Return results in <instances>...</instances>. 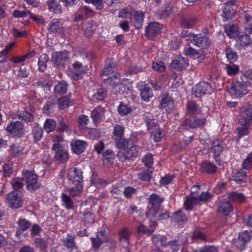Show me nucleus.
Masks as SVG:
<instances>
[{
  "label": "nucleus",
  "instance_id": "27",
  "mask_svg": "<svg viewBox=\"0 0 252 252\" xmlns=\"http://www.w3.org/2000/svg\"><path fill=\"white\" fill-rule=\"evenodd\" d=\"M150 129L151 138L156 142L160 141L163 137V130L159 127L158 124Z\"/></svg>",
  "mask_w": 252,
  "mask_h": 252
},
{
  "label": "nucleus",
  "instance_id": "40",
  "mask_svg": "<svg viewBox=\"0 0 252 252\" xmlns=\"http://www.w3.org/2000/svg\"><path fill=\"white\" fill-rule=\"evenodd\" d=\"M128 90H129V87L122 82H118L112 89V92L114 94L125 93Z\"/></svg>",
  "mask_w": 252,
  "mask_h": 252
},
{
  "label": "nucleus",
  "instance_id": "4",
  "mask_svg": "<svg viewBox=\"0 0 252 252\" xmlns=\"http://www.w3.org/2000/svg\"><path fill=\"white\" fill-rule=\"evenodd\" d=\"M190 41L195 46L202 48H206L211 45V41L207 35L202 33L194 34L189 32L187 35Z\"/></svg>",
  "mask_w": 252,
  "mask_h": 252
},
{
  "label": "nucleus",
  "instance_id": "21",
  "mask_svg": "<svg viewBox=\"0 0 252 252\" xmlns=\"http://www.w3.org/2000/svg\"><path fill=\"white\" fill-rule=\"evenodd\" d=\"M224 32L226 35L230 38H236L239 35V28L235 24L225 26Z\"/></svg>",
  "mask_w": 252,
  "mask_h": 252
},
{
  "label": "nucleus",
  "instance_id": "31",
  "mask_svg": "<svg viewBox=\"0 0 252 252\" xmlns=\"http://www.w3.org/2000/svg\"><path fill=\"white\" fill-rule=\"evenodd\" d=\"M46 3L50 11L56 14L62 12V6L57 0H48Z\"/></svg>",
  "mask_w": 252,
  "mask_h": 252
},
{
  "label": "nucleus",
  "instance_id": "9",
  "mask_svg": "<svg viewBox=\"0 0 252 252\" xmlns=\"http://www.w3.org/2000/svg\"><path fill=\"white\" fill-rule=\"evenodd\" d=\"M52 150L56 151L54 156L56 160L64 163L68 159V154L67 151L63 148L60 144L54 143L52 146Z\"/></svg>",
  "mask_w": 252,
  "mask_h": 252
},
{
  "label": "nucleus",
  "instance_id": "38",
  "mask_svg": "<svg viewBox=\"0 0 252 252\" xmlns=\"http://www.w3.org/2000/svg\"><path fill=\"white\" fill-rule=\"evenodd\" d=\"M198 105L195 101H189L187 104V113L190 116L198 114Z\"/></svg>",
  "mask_w": 252,
  "mask_h": 252
},
{
  "label": "nucleus",
  "instance_id": "8",
  "mask_svg": "<svg viewBox=\"0 0 252 252\" xmlns=\"http://www.w3.org/2000/svg\"><path fill=\"white\" fill-rule=\"evenodd\" d=\"M239 116L241 124H249L252 120V105L249 103L244 104L240 108Z\"/></svg>",
  "mask_w": 252,
  "mask_h": 252
},
{
  "label": "nucleus",
  "instance_id": "33",
  "mask_svg": "<svg viewBox=\"0 0 252 252\" xmlns=\"http://www.w3.org/2000/svg\"><path fill=\"white\" fill-rule=\"evenodd\" d=\"M72 104L73 101L67 96H62L57 101V105L60 110H64Z\"/></svg>",
  "mask_w": 252,
  "mask_h": 252
},
{
  "label": "nucleus",
  "instance_id": "14",
  "mask_svg": "<svg viewBox=\"0 0 252 252\" xmlns=\"http://www.w3.org/2000/svg\"><path fill=\"white\" fill-rule=\"evenodd\" d=\"M162 26L157 22H152L146 29L145 35L149 39H152L160 33Z\"/></svg>",
  "mask_w": 252,
  "mask_h": 252
},
{
  "label": "nucleus",
  "instance_id": "58",
  "mask_svg": "<svg viewBox=\"0 0 252 252\" xmlns=\"http://www.w3.org/2000/svg\"><path fill=\"white\" fill-rule=\"evenodd\" d=\"M252 167V154H249L243 162V168L249 170Z\"/></svg>",
  "mask_w": 252,
  "mask_h": 252
},
{
  "label": "nucleus",
  "instance_id": "48",
  "mask_svg": "<svg viewBox=\"0 0 252 252\" xmlns=\"http://www.w3.org/2000/svg\"><path fill=\"white\" fill-rule=\"evenodd\" d=\"M124 132V127L121 126L120 125H117L115 126L113 130V138L115 140L116 139H120L123 137Z\"/></svg>",
  "mask_w": 252,
  "mask_h": 252
},
{
  "label": "nucleus",
  "instance_id": "11",
  "mask_svg": "<svg viewBox=\"0 0 252 252\" xmlns=\"http://www.w3.org/2000/svg\"><path fill=\"white\" fill-rule=\"evenodd\" d=\"M73 70L69 74L71 78L78 80L82 78L86 71L88 70L87 66H83L79 62H76L73 64Z\"/></svg>",
  "mask_w": 252,
  "mask_h": 252
},
{
  "label": "nucleus",
  "instance_id": "42",
  "mask_svg": "<svg viewBox=\"0 0 252 252\" xmlns=\"http://www.w3.org/2000/svg\"><path fill=\"white\" fill-rule=\"evenodd\" d=\"M48 56L46 54H42L39 57L38 60V69L40 71H44L46 68L47 63L49 61Z\"/></svg>",
  "mask_w": 252,
  "mask_h": 252
},
{
  "label": "nucleus",
  "instance_id": "45",
  "mask_svg": "<svg viewBox=\"0 0 252 252\" xmlns=\"http://www.w3.org/2000/svg\"><path fill=\"white\" fill-rule=\"evenodd\" d=\"M196 22V19L195 18L185 17L182 19L181 24L186 28H191L194 26Z\"/></svg>",
  "mask_w": 252,
  "mask_h": 252
},
{
  "label": "nucleus",
  "instance_id": "18",
  "mask_svg": "<svg viewBox=\"0 0 252 252\" xmlns=\"http://www.w3.org/2000/svg\"><path fill=\"white\" fill-rule=\"evenodd\" d=\"M88 143L86 141L81 140H73L71 143V149L73 153L79 155L85 150Z\"/></svg>",
  "mask_w": 252,
  "mask_h": 252
},
{
  "label": "nucleus",
  "instance_id": "57",
  "mask_svg": "<svg viewBox=\"0 0 252 252\" xmlns=\"http://www.w3.org/2000/svg\"><path fill=\"white\" fill-rule=\"evenodd\" d=\"M118 79V77L116 75H113L112 77H109L106 79H104L103 83L107 86L113 87L116 85L117 82V80Z\"/></svg>",
  "mask_w": 252,
  "mask_h": 252
},
{
  "label": "nucleus",
  "instance_id": "56",
  "mask_svg": "<svg viewBox=\"0 0 252 252\" xmlns=\"http://www.w3.org/2000/svg\"><path fill=\"white\" fill-rule=\"evenodd\" d=\"M35 55V52L32 51L28 53L27 54L22 55L21 56H17V63H22L26 61L27 59H29L34 57Z\"/></svg>",
  "mask_w": 252,
  "mask_h": 252
},
{
  "label": "nucleus",
  "instance_id": "5",
  "mask_svg": "<svg viewBox=\"0 0 252 252\" xmlns=\"http://www.w3.org/2000/svg\"><path fill=\"white\" fill-rule=\"evenodd\" d=\"M229 92L234 98L242 97L248 93L247 84L240 81L232 83Z\"/></svg>",
  "mask_w": 252,
  "mask_h": 252
},
{
  "label": "nucleus",
  "instance_id": "49",
  "mask_svg": "<svg viewBox=\"0 0 252 252\" xmlns=\"http://www.w3.org/2000/svg\"><path fill=\"white\" fill-rule=\"evenodd\" d=\"M43 132L42 129L37 126L33 128L32 130V135L33 141L37 142L39 141L43 137Z\"/></svg>",
  "mask_w": 252,
  "mask_h": 252
},
{
  "label": "nucleus",
  "instance_id": "24",
  "mask_svg": "<svg viewBox=\"0 0 252 252\" xmlns=\"http://www.w3.org/2000/svg\"><path fill=\"white\" fill-rule=\"evenodd\" d=\"M116 64L112 59H108L105 61L104 67L102 71L101 75H108L114 72Z\"/></svg>",
  "mask_w": 252,
  "mask_h": 252
},
{
  "label": "nucleus",
  "instance_id": "25",
  "mask_svg": "<svg viewBox=\"0 0 252 252\" xmlns=\"http://www.w3.org/2000/svg\"><path fill=\"white\" fill-rule=\"evenodd\" d=\"M104 116V109L99 106L95 108L91 113V117L95 123L100 122Z\"/></svg>",
  "mask_w": 252,
  "mask_h": 252
},
{
  "label": "nucleus",
  "instance_id": "26",
  "mask_svg": "<svg viewBox=\"0 0 252 252\" xmlns=\"http://www.w3.org/2000/svg\"><path fill=\"white\" fill-rule=\"evenodd\" d=\"M63 29V24L58 19L52 20L49 24L48 30L49 33H56L60 32Z\"/></svg>",
  "mask_w": 252,
  "mask_h": 252
},
{
  "label": "nucleus",
  "instance_id": "3",
  "mask_svg": "<svg viewBox=\"0 0 252 252\" xmlns=\"http://www.w3.org/2000/svg\"><path fill=\"white\" fill-rule=\"evenodd\" d=\"M206 121L204 117L192 116L183 122L180 126L181 128L188 130L190 128H201L205 126Z\"/></svg>",
  "mask_w": 252,
  "mask_h": 252
},
{
  "label": "nucleus",
  "instance_id": "15",
  "mask_svg": "<svg viewBox=\"0 0 252 252\" xmlns=\"http://www.w3.org/2000/svg\"><path fill=\"white\" fill-rule=\"evenodd\" d=\"M236 0H230L225 3L222 13V17L224 21L231 19L235 16V12L231 6L234 5Z\"/></svg>",
  "mask_w": 252,
  "mask_h": 252
},
{
  "label": "nucleus",
  "instance_id": "6",
  "mask_svg": "<svg viewBox=\"0 0 252 252\" xmlns=\"http://www.w3.org/2000/svg\"><path fill=\"white\" fill-rule=\"evenodd\" d=\"M164 200V198L160 197L158 195L153 193L149 197V202L152 205V208L147 213V217H150L151 215L153 218L157 217L158 211L157 208H159L161 203Z\"/></svg>",
  "mask_w": 252,
  "mask_h": 252
},
{
  "label": "nucleus",
  "instance_id": "61",
  "mask_svg": "<svg viewBox=\"0 0 252 252\" xmlns=\"http://www.w3.org/2000/svg\"><path fill=\"white\" fill-rule=\"evenodd\" d=\"M91 182L92 184L99 188L103 184L104 181L98 178L97 175L93 174L91 177Z\"/></svg>",
  "mask_w": 252,
  "mask_h": 252
},
{
  "label": "nucleus",
  "instance_id": "35",
  "mask_svg": "<svg viewBox=\"0 0 252 252\" xmlns=\"http://www.w3.org/2000/svg\"><path fill=\"white\" fill-rule=\"evenodd\" d=\"M134 18L135 20L134 26L135 28L138 29L141 28L144 18V13L141 11L135 12L134 14Z\"/></svg>",
  "mask_w": 252,
  "mask_h": 252
},
{
  "label": "nucleus",
  "instance_id": "60",
  "mask_svg": "<svg viewBox=\"0 0 252 252\" xmlns=\"http://www.w3.org/2000/svg\"><path fill=\"white\" fill-rule=\"evenodd\" d=\"M142 161L146 166L149 168L151 167L154 163L152 155L151 154H146L143 158Z\"/></svg>",
  "mask_w": 252,
  "mask_h": 252
},
{
  "label": "nucleus",
  "instance_id": "1",
  "mask_svg": "<svg viewBox=\"0 0 252 252\" xmlns=\"http://www.w3.org/2000/svg\"><path fill=\"white\" fill-rule=\"evenodd\" d=\"M115 143L116 146L121 150L117 155L120 161L124 162L131 158L137 156V147L133 144L132 140L122 137L116 139Z\"/></svg>",
  "mask_w": 252,
  "mask_h": 252
},
{
  "label": "nucleus",
  "instance_id": "63",
  "mask_svg": "<svg viewBox=\"0 0 252 252\" xmlns=\"http://www.w3.org/2000/svg\"><path fill=\"white\" fill-rule=\"evenodd\" d=\"M131 16V9L128 7L122 9L119 13V17L122 18H130Z\"/></svg>",
  "mask_w": 252,
  "mask_h": 252
},
{
  "label": "nucleus",
  "instance_id": "43",
  "mask_svg": "<svg viewBox=\"0 0 252 252\" xmlns=\"http://www.w3.org/2000/svg\"><path fill=\"white\" fill-rule=\"evenodd\" d=\"M57 126L56 122L53 119H47L45 121L43 128L47 133L53 131Z\"/></svg>",
  "mask_w": 252,
  "mask_h": 252
},
{
  "label": "nucleus",
  "instance_id": "20",
  "mask_svg": "<svg viewBox=\"0 0 252 252\" xmlns=\"http://www.w3.org/2000/svg\"><path fill=\"white\" fill-rule=\"evenodd\" d=\"M217 170V166L214 163L208 161H203L199 168L201 173L208 174H214L216 172Z\"/></svg>",
  "mask_w": 252,
  "mask_h": 252
},
{
  "label": "nucleus",
  "instance_id": "39",
  "mask_svg": "<svg viewBox=\"0 0 252 252\" xmlns=\"http://www.w3.org/2000/svg\"><path fill=\"white\" fill-rule=\"evenodd\" d=\"M237 43L241 46H247L250 45L252 40L247 34L239 35L236 39Z\"/></svg>",
  "mask_w": 252,
  "mask_h": 252
},
{
  "label": "nucleus",
  "instance_id": "64",
  "mask_svg": "<svg viewBox=\"0 0 252 252\" xmlns=\"http://www.w3.org/2000/svg\"><path fill=\"white\" fill-rule=\"evenodd\" d=\"M193 252H218V250L214 246H207L202 249L194 250Z\"/></svg>",
  "mask_w": 252,
  "mask_h": 252
},
{
  "label": "nucleus",
  "instance_id": "50",
  "mask_svg": "<svg viewBox=\"0 0 252 252\" xmlns=\"http://www.w3.org/2000/svg\"><path fill=\"white\" fill-rule=\"evenodd\" d=\"M225 54L228 61L230 63L235 62L238 58L237 53L230 48H227L225 50Z\"/></svg>",
  "mask_w": 252,
  "mask_h": 252
},
{
  "label": "nucleus",
  "instance_id": "62",
  "mask_svg": "<svg viewBox=\"0 0 252 252\" xmlns=\"http://www.w3.org/2000/svg\"><path fill=\"white\" fill-rule=\"evenodd\" d=\"M154 231V229H149L147 226L143 224L137 227V232L139 234H145L150 235Z\"/></svg>",
  "mask_w": 252,
  "mask_h": 252
},
{
  "label": "nucleus",
  "instance_id": "41",
  "mask_svg": "<svg viewBox=\"0 0 252 252\" xmlns=\"http://www.w3.org/2000/svg\"><path fill=\"white\" fill-rule=\"evenodd\" d=\"M196 200L197 197H193L192 196H186L184 202V206L186 210L191 211L194 205L195 204Z\"/></svg>",
  "mask_w": 252,
  "mask_h": 252
},
{
  "label": "nucleus",
  "instance_id": "12",
  "mask_svg": "<svg viewBox=\"0 0 252 252\" xmlns=\"http://www.w3.org/2000/svg\"><path fill=\"white\" fill-rule=\"evenodd\" d=\"M252 235L248 231H245L239 234V237L233 242V245L237 248L242 250L245 248V244L251 240Z\"/></svg>",
  "mask_w": 252,
  "mask_h": 252
},
{
  "label": "nucleus",
  "instance_id": "30",
  "mask_svg": "<svg viewBox=\"0 0 252 252\" xmlns=\"http://www.w3.org/2000/svg\"><path fill=\"white\" fill-rule=\"evenodd\" d=\"M172 65L175 69H183L188 66V62L185 58L178 57L173 61Z\"/></svg>",
  "mask_w": 252,
  "mask_h": 252
},
{
  "label": "nucleus",
  "instance_id": "28",
  "mask_svg": "<svg viewBox=\"0 0 252 252\" xmlns=\"http://www.w3.org/2000/svg\"><path fill=\"white\" fill-rule=\"evenodd\" d=\"M228 198L229 201L238 203H243L246 201V197L242 193L237 191H233L228 193Z\"/></svg>",
  "mask_w": 252,
  "mask_h": 252
},
{
  "label": "nucleus",
  "instance_id": "2",
  "mask_svg": "<svg viewBox=\"0 0 252 252\" xmlns=\"http://www.w3.org/2000/svg\"><path fill=\"white\" fill-rule=\"evenodd\" d=\"M22 175V178L17 179V189L23 187V181L27 184V190L30 192L34 191L39 188L40 184L38 181V176L34 170H24Z\"/></svg>",
  "mask_w": 252,
  "mask_h": 252
},
{
  "label": "nucleus",
  "instance_id": "47",
  "mask_svg": "<svg viewBox=\"0 0 252 252\" xmlns=\"http://www.w3.org/2000/svg\"><path fill=\"white\" fill-rule=\"evenodd\" d=\"M131 232L129 229L127 227H124L121 229L119 232L120 240L121 241H126L127 244H129V238Z\"/></svg>",
  "mask_w": 252,
  "mask_h": 252
},
{
  "label": "nucleus",
  "instance_id": "13",
  "mask_svg": "<svg viewBox=\"0 0 252 252\" xmlns=\"http://www.w3.org/2000/svg\"><path fill=\"white\" fill-rule=\"evenodd\" d=\"M160 107L165 109L167 113H170L174 109V100L168 94H163L160 101Z\"/></svg>",
  "mask_w": 252,
  "mask_h": 252
},
{
  "label": "nucleus",
  "instance_id": "59",
  "mask_svg": "<svg viewBox=\"0 0 252 252\" xmlns=\"http://www.w3.org/2000/svg\"><path fill=\"white\" fill-rule=\"evenodd\" d=\"M174 218L178 222H185L187 220V217L184 213L179 211L174 214Z\"/></svg>",
  "mask_w": 252,
  "mask_h": 252
},
{
  "label": "nucleus",
  "instance_id": "29",
  "mask_svg": "<svg viewBox=\"0 0 252 252\" xmlns=\"http://www.w3.org/2000/svg\"><path fill=\"white\" fill-rule=\"evenodd\" d=\"M232 179L238 184L246 183L247 181V173L242 170H239L233 174Z\"/></svg>",
  "mask_w": 252,
  "mask_h": 252
},
{
  "label": "nucleus",
  "instance_id": "52",
  "mask_svg": "<svg viewBox=\"0 0 252 252\" xmlns=\"http://www.w3.org/2000/svg\"><path fill=\"white\" fill-rule=\"evenodd\" d=\"M103 162L108 164L114 159L115 155L114 152L110 150H106L103 154Z\"/></svg>",
  "mask_w": 252,
  "mask_h": 252
},
{
  "label": "nucleus",
  "instance_id": "55",
  "mask_svg": "<svg viewBox=\"0 0 252 252\" xmlns=\"http://www.w3.org/2000/svg\"><path fill=\"white\" fill-rule=\"evenodd\" d=\"M227 73L229 76H234L237 74L239 71L238 66L235 64H228L225 68Z\"/></svg>",
  "mask_w": 252,
  "mask_h": 252
},
{
  "label": "nucleus",
  "instance_id": "23",
  "mask_svg": "<svg viewBox=\"0 0 252 252\" xmlns=\"http://www.w3.org/2000/svg\"><path fill=\"white\" fill-rule=\"evenodd\" d=\"M211 150L213 153L214 158L216 159L223 151V145L222 141L217 139L212 143Z\"/></svg>",
  "mask_w": 252,
  "mask_h": 252
},
{
  "label": "nucleus",
  "instance_id": "37",
  "mask_svg": "<svg viewBox=\"0 0 252 252\" xmlns=\"http://www.w3.org/2000/svg\"><path fill=\"white\" fill-rule=\"evenodd\" d=\"M61 199L63 205L66 209L70 210L74 208V203L70 196L63 193L61 195Z\"/></svg>",
  "mask_w": 252,
  "mask_h": 252
},
{
  "label": "nucleus",
  "instance_id": "32",
  "mask_svg": "<svg viewBox=\"0 0 252 252\" xmlns=\"http://www.w3.org/2000/svg\"><path fill=\"white\" fill-rule=\"evenodd\" d=\"M140 96L142 100L146 102L150 101V98L152 97L153 94L149 86L145 85L143 88H140Z\"/></svg>",
  "mask_w": 252,
  "mask_h": 252
},
{
  "label": "nucleus",
  "instance_id": "16",
  "mask_svg": "<svg viewBox=\"0 0 252 252\" xmlns=\"http://www.w3.org/2000/svg\"><path fill=\"white\" fill-rule=\"evenodd\" d=\"M90 239L92 247L95 250L98 249L102 243L108 241L105 231L98 232L96 238L91 237Z\"/></svg>",
  "mask_w": 252,
  "mask_h": 252
},
{
  "label": "nucleus",
  "instance_id": "46",
  "mask_svg": "<svg viewBox=\"0 0 252 252\" xmlns=\"http://www.w3.org/2000/svg\"><path fill=\"white\" fill-rule=\"evenodd\" d=\"M67 90V84L64 81L59 82L54 87V91L56 93L62 94L66 93Z\"/></svg>",
  "mask_w": 252,
  "mask_h": 252
},
{
  "label": "nucleus",
  "instance_id": "7",
  "mask_svg": "<svg viewBox=\"0 0 252 252\" xmlns=\"http://www.w3.org/2000/svg\"><path fill=\"white\" fill-rule=\"evenodd\" d=\"M67 179L72 185H83V172L77 168H71L67 173Z\"/></svg>",
  "mask_w": 252,
  "mask_h": 252
},
{
  "label": "nucleus",
  "instance_id": "54",
  "mask_svg": "<svg viewBox=\"0 0 252 252\" xmlns=\"http://www.w3.org/2000/svg\"><path fill=\"white\" fill-rule=\"evenodd\" d=\"M63 245L68 249H73L75 247L74 237L71 236H68L63 240Z\"/></svg>",
  "mask_w": 252,
  "mask_h": 252
},
{
  "label": "nucleus",
  "instance_id": "36",
  "mask_svg": "<svg viewBox=\"0 0 252 252\" xmlns=\"http://www.w3.org/2000/svg\"><path fill=\"white\" fill-rule=\"evenodd\" d=\"M17 117L27 123L32 122L34 120L32 114L26 111H19L17 114Z\"/></svg>",
  "mask_w": 252,
  "mask_h": 252
},
{
  "label": "nucleus",
  "instance_id": "22",
  "mask_svg": "<svg viewBox=\"0 0 252 252\" xmlns=\"http://www.w3.org/2000/svg\"><path fill=\"white\" fill-rule=\"evenodd\" d=\"M233 210L232 205L229 200L221 202L218 206V211L224 216H228Z\"/></svg>",
  "mask_w": 252,
  "mask_h": 252
},
{
  "label": "nucleus",
  "instance_id": "53",
  "mask_svg": "<svg viewBox=\"0 0 252 252\" xmlns=\"http://www.w3.org/2000/svg\"><path fill=\"white\" fill-rule=\"evenodd\" d=\"M106 96V91L103 88H99L98 89L96 93L93 95V99L97 101L103 100Z\"/></svg>",
  "mask_w": 252,
  "mask_h": 252
},
{
  "label": "nucleus",
  "instance_id": "51",
  "mask_svg": "<svg viewBox=\"0 0 252 252\" xmlns=\"http://www.w3.org/2000/svg\"><path fill=\"white\" fill-rule=\"evenodd\" d=\"M131 110L132 109L130 107H128L123 102H121L118 108L119 113L123 116H126L130 113L131 112Z\"/></svg>",
  "mask_w": 252,
  "mask_h": 252
},
{
  "label": "nucleus",
  "instance_id": "44",
  "mask_svg": "<svg viewBox=\"0 0 252 252\" xmlns=\"http://www.w3.org/2000/svg\"><path fill=\"white\" fill-rule=\"evenodd\" d=\"M74 185V187L68 188L67 189V191L71 197L79 196L83 190V185Z\"/></svg>",
  "mask_w": 252,
  "mask_h": 252
},
{
  "label": "nucleus",
  "instance_id": "19",
  "mask_svg": "<svg viewBox=\"0 0 252 252\" xmlns=\"http://www.w3.org/2000/svg\"><path fill=\"white\" fill-rule=\"evenodd\" d=\"M11 185L13 190L8 193L6 196V203L12 209L16 208V180L13 179Z\"/></svg>",
  "mask_w": 252,
  "mask_h": 252
},
{
  "label": "nucleus",
  "instance_id": "34",
  "mask_svg": "<svg viewBox=\"0 0 252 252\" xmlns=\"http://www.w3.org/2000/svg\"><path fill=\"white\" fill-rule=\"evenodd\" d=\"M152 240L153 243L156 245H159L163 247H167V239L165 236L160 234H155L152 236Z\"/></svg>",
  "mask_w": 252,
  "mask_h": 252
},
{
  "label": "nucleus",
  "instance_id": "10",
  "mask_svg": "<svg viewBox=\"0 0 252 252\" xmlns=\"http://www.w3.org/2000/svg\"><path fill=\"white\" fill-rule=\"evenodd\" d=\"M212 87L209 83L206 82H200L192 89V94L195 97H200L207 94L211 91Z\"/></svg>",
  "mask_w": 252,
  "mask_h": 252
},
{
  "label": "nucleus",
  "instance_id": "17",
  "mask_svg": "<svg viewBox=\"0 0 252 252\" xmlns=\"http://www.w3.org/2000/svg\"><path fill=\"white\" fill-rule=\"evenodd\" d=\"M68 58L66 52H57L53 54L52 61L57 66H63Z\"/></svg>",
  "mask_w": 252,
  "mask_h": 252
}]
</instances>
